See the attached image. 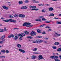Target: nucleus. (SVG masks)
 Wrapping results in <instances>:
<instances>
[{
    "mask_svg": "<svg viewBox=\"0 0 61 61\" xmlns=\"http://www.w3.org/2000/svg\"><path fill=\"white\" fill-rule=\"evenodd\" d=\"M43 42L44 43H47V42L46 41H44L43 40H37L36 41H33V43H34L41 44V43H42V42Z\"/></svg>",
    "mask_w": 61,
    "mask_h": 61,
    "instance_id": "1",
    "label": "nucleus"
},
{
    "mask_svg": "<svg viewBox=\"0 0 61 61\" xmlns=\"http://www.w3.org/2000/svg\"><path fill=\"white\" fill-rule=\"evenodd\" d=\"M3 21L4 22H6V23H8L9 21H10L11 22H13V23H15L16 21L15 20H13L12 19H9V20H3Z\"/></svg>",
    "mask_w": 61,
    "mask_h": 61,
    "instance_id": "2",
    "label": "nucleus"
},
{
    "mask_svg": "<svg viewBox=\"0 0 61 61\" xmlns=\"http://www.w3.org/2000/svg\"><path fill=\"white\" fill-rule=\"evenodd\" d=\"M36 33L35 31H32L30 33V35L31 36H36Z\"/></svg>",
    "mask_w": 61,
    "mask_h": 61,
    "instance_id": "3",
    "label": "nucleus"
},
{
    "mask_svg": "<svg viewBox=\"0 0 61 61\" xmlns=\"http://www.w3.org/2000/svg\"><path fill=\"white\" fill-rule=\"evenodd\" d=\"M31 25V23L29 22H25L23 25V26H27V25Z\"/></svg>",
    "mask_w": 61,
    "mask_h": 61,
    "instance_id": "4",
    "label": "nucleus"
},
{
    "mask_svg": "<svg viewBox=\"0 0 61 61\" xmlns=\"http://www.w3.org/2000/svg\"><path fill=\"white\" fill-rule=\"evenodd\" d=\"M22 35H23V36H25V34H24L23 33H21L20 34H19L18 35V36L20 37H23V36Z\"/></svg>",
    "mask_w": 61,
    "mask_h": 61,
    "instance_id": "5",
    "label": "nucleus"
},
{
    "mask_svg": "<svg viewBox=\"0 0 61 61\" xmlns=\"http://www.w3.org/2000/svg\"><path fill=\"white\" fill-rule=\"evenodd\" d=\"M38 57L39 58V60L43 59V56H42V55H41L39 56Z\"/></svg>",
    "mask_w": 61,
    "mask_h": 61,
    "instance_id": "6",
    "label": "nucleus"
},
{
    "mask_svg": "<svg viewBox=\"0 0 61 61\" xmlns=\"http://www.w3.org/2000/svg\"><path fill=\"white\" fill-rule=\"evenodd\" d=\"M2 7L3 8H4V9H6V10H8V8L7 7H6L5 5L3 6H2Z\"/></svg>",
    "mask_w": 61,
    "mask_h": 61,
    "instance_id": "7",
    "label": "nucleus"
},
{
    "mask_svg": "<svg viewBox=\"0 0 61 61\" xmlns=\"http://www.w3.org/2000/svg\"><path fill=\"white\" fill-rule=\"evenodd\" d=\"M19 51L22 53H25V51L21 49H19Z\"/></svg>",
    "mask_w": 61,
    "mask_h": 61,
    "instance_id": "8",
    "label": "nucleus"
},
{
    "mask_svg": "<svg viewBox=\"0 0 61 61\" xmlns=\"http://www.w3.org/2000/svg\"><path fill=\"white\" fill-rule=\"evenodd\" d=\"M9 38H11V37H14V36L13 35V34H11L10 35L8 36Z\"/></svg>",
    "mask_w": 61,
    "mask_h": 61,
    "instance_id": "9",
    "label": "nucleus"
},
{
    "mask_svg": "<svg viewBox=\"0 0 61 61\" xmlns=\"http://www.w3.org/2000/svg\"><path fill=\"white\" fill-rule=\"evenodd\" d=\"M49 11H52L54 10V9L51 7L49 8Z\"/></svg>",
    "mask_w": 61,
    "mask_h": 61,
    "instance_id": "10",
    "label": "nucleus"
},
{
    "mask_svg": "<svg viewBox=\"0 0 61 61\" xmlns=\"http://www.w3.org/2000/svg\"><path fill=\"white\" fill-rule=\"evenodd\" d=\"M36 56H35V55H33L32 56V59H35L36 58Z\"/></svg>",
    "mask_w": 61,
    "mask_h": 61,
    "instance_id": "11",
    "label": "nucleus"
},
{
    "mask_svg": "<svg viewBox=\"0 0 61 61\" xmlns=\"http://www.w3.org/2000/svg\"><path fill=\"white\" fill-rule=\"evenodd\" d=\"M18 36H15V37L14 38V40H17V39H18Z\"/></svg>",
    "mask_w": 61,
    "mask_h": 61,
    "instance_id": "12",
    "label": "nucleus"
},
{
    "mask_svg": "<svg viewBox=\"0 0 61 61\" xmlns=\"http://www.w3.org/2000/svg\"><path fill=\"white\" fill-rule=\"evenodd\" d=\"M18 3L19 5H22V4H23V2L22 1H19Z\"/></svg>",
    "mask_w": 61,
    "mask_h": 61,
    "instance_id": "13",
    "label": "nucleus"
},
{
    "mask_svg": "<svg viewBox=\"0 0 61 61\" xmlns=\"http://www.w3.org/2000/svg\"><path fill=\"white\" fill-rule=\"evenodd\" d=\"M5 37V36L4 35L2 36V37L0 38V40H2L3 39H4Z\"/></svg>",
    "mask_w": 61,
    "mask_h": 61,
    "instance_id": "14",
    "label": "nucleus"
},
{
    "mask_svg": "<svg viewBox=\"0 0 61 61\" xmlns=\"http://www.w3.org/2000/svg\"><path fill=\"white\" fill-rule=\"evenodd\" d=\"M17 47H18V48H21V45L19 44H18L17 45Z\"/></svg>",
    "mask_w": 61,
    "mask_h": 61,
    "instance_id": "15",
    "label": "nucleus"
},
{
    "mask_svg": "<svg viewBox=\"0 0 61 61\" xmlns=\"http://www.w3.org/2000/svg\"><path fill=\"white\" fill-rule=\"evenodd\" d=\"M40 31H41L40 30L37 29V31L38 33H41L42 32Z\"/></svg>",
    "mask_w": 61,
    "mask_h": 61,
    "instance_id": "16",
    "label": "nucleus"
},
{
    "mask_svg": "<svg viewBox=\"0 0 61 61\" xmlns=\"http://www.w3.org/2000/svg\"><path fill=\"white\" fill-rule=\"evenodd\" d=\"M27 38H30V39H32L33 38V37L31 36H28L27 37Z\"/></svg>",
    "mask_w": 61,
    "mask_h": 61,
    "instance_id": "17",
    "label": "nucleus"
},
{
    "mask_svg": "<svg viewBox=\"0 0 61 61\" xmlns=\"http://www.w3.org/2000/svg\"><path fill=\"white\" fill-rule=\"evenodd\" d=\"M25 34L26 35H29V32L27 31H25Z\"/></svg>",
    "mask_w": 61,
    "mask_h": 61,
    "instance_id": "18",
    "label": "nucleus"
},
{
    "mask_svg": "<svg viewBox=\"0 0 61 61\" xmlns=\"http://www.w3.org/2000/svg\"><path fill=\"white\" fill-rule=\"evenodd\" d=\"M59 44V43L58 42H56L54 43V45H58Z\"/></svg>",
    "mask_w": 61,
    "mask_h": 61,
    "instance_id": "19",
    "label": "nucleus"
},
{
    "mask_svg": "<svg viewBox=\"0 0 61 61\" xmlns=\"http://www.w3.org/2000/svg\"><path fill=\"white\" fill-rule=\"evenodd\" d=\"M1 52L3 53H5V51L4 50H3L1 51Z\"/></svg>",
    "mask_w": 61,
    "mask_h": 61,
    "instance_id": "20",
    "label": "nucleus"
},
{
    "mask_svg": "<svg viewBox=\"0 0 61 61\" xmlns=\"http://www.w3.org/2000/svg\"><path fill=\"white\" fill-rule=\"evenodd\" d=\"M57 51H58L59 52H61V48H58L57 50Z\"/></svg>",
    "mask_w": 61,
    "mask_h": 61,
    "instance_id": "21",
    "label": "nucleus"
},
{
    "mask_svg": "<svg viewBox=\"0 0 61 61\" xmlns=\"http://www.w3.org/2000/svg\"><path fill=\"white\" fill-rule=\"evenodd\" d=\"M51 58V59H55V56H53L50 57Z\"/></svg>",
    "mask_w": 61,
    "mask_h": 61,
    "instance_id": "22",
    "label": "nucleus"
},
{
    "mask_svg": "<svg viewBox=\"0 0 61 61\" xmlns=\"http://www.w3.org/2000/svg\"><path fill=\"white\" fill-rule=\"evenodd\" d=\"M32 26H33V25H28L26 26L27 27H32Z\"/></svg>",
    "mask_w": 61,
    "mask_h": 61,
    "instance_id": "23",
    "label": "nucleus"
},
{
    "mask_svg": "<svg viewBox=\"0 0 61 61\" xmlns=\"http://www.w3.org/2000/svg\"><path fill=\"white\" fill-rule=\"evenodd\" d=\"M18 16H19L17 14H15L14 15V17H18Z\"/></svg>",
    "mask_w": 61,
    "mask_h": 61,
    "instance_id": "24",
    "label": "nucleus"
},
{
    "mask_svg": "<svg viewBox=\"0 0 61 61\" xmlns=\"http://www.w3.org/2000/svg\"><path fill=\"white\" fill-rule=\"evenodd\" d=\"M50 22H51V21H45V23H50Z\"/></svg>",
    "mask_w": 61,
    "mask_h": 61,
    "instance_id": "25",
    "label": "nucleus"
},
{
    "mask_svg": "<svg viewBox=\"0 0 61 61\" xmlns=\"http://www.w3.org/2000/svg\"><path fill=\"white\" fill-rule=\"evenodd\" d=\"M55 15L53 13L51 14L49 16H54Z\"/></svg>",
    "mask_w": 61,
    "mask_h": 61,
    "instance_id": "26",
    "label": "nucleus"
},
{
    "mask_svg": "<svg viewBox=\"0 0 61 61\" xmlns=\"http://www.w3.org/2000/svg\"><path fill=\"white\" fill-rule=\"evenodd\" d=\"M42 21H46V19L44 18H43L42 19Z\"/></svg>",
    "mask_w": 61,
    "mask_h": 61,
    "instance_id": "27",
    "label": "nucleus"
},
{
    "mask_svg": "<svg viewBox=\"0 0 61 61\" xmlns=\"http://www.w3.org/2000/svg\"><path fill=\"white\" fill-rule=\"evenodd\" d=\"M56 58L57 59L58 58V56H54V59Z\"/></svg>",
    "mask_w": 61,
    "mask_h": 61,
    "instance_id": "28",
    "label": "nucleus"
},
{
    "mask_svg": "<svg viewBox=\"0 0 61 61\" xmlns=\"http://www.w3.org/2000/svg\"><path fill=\"white\" fill-rule=\"evenodd\" d=\"M29 7L30 8H33L34 7L33 6H31V5H30Z\"/></svg>",
    "mask_w": 61,
    "mask_h": 61,
    "instance_id": "29",
    "label": "nucleus"
},
{
    "mask_svg": "<svg viewBox=\"0 0 61 61\" xmlns=\"http://www.w3.org/2000/svg\"><path fill=\"white\" fill-rule=\"evenodd\" d=\"M22 15H23L22 14H20L19 15V17H20L22 18Z\"/></svg>",
    "mask_w": 61,
    "mask_h": 61,
    "instance_id": "30",
    "label": "nucleus"
},
{
    "mask_svg": "<svg viewBox=\"0 0 61 61\" xmlns=\"http://www.w3.org/2000/svg\"><path fill=\"white\" fill-rule=\"evenodd\" d=\"M24 9H27V7L26 6H24Z\"/></svg>",
    "mask_w": 61,
    "mask_h": 61,
    "instance_id": "31",
    "label": "nucleus"
},
{
    "mask_svg": "<svg viewBox=\"0 0 61 61\" xmlns=\"http://www.w3.org/2000/svg\"><path fill=\"white\" fill-rule=\"evenodd\" d=\"M52 48L54 49H56V46H53L52 47Z\"/></svg>",
    "mask_w": 61,
    "mask_h": 61,
    "instance_id": "32",
    "label": "nucleus"
},
{
    "mask_svg": "<svg viewBox=\"0 0 61 61\" xmlns=\"http://www.w3.org/2000/svg\"><path fill=\"white\" fill-rule=\"evenodd\" d=\"M25 15H22V18H24V17H25Z\"/></svg>",
    "mask_w": 61,
    "mask_h": 61,
    "instance_id": "33",
    "label": "nucleus"
},
{
    "mask_svg": "<svg viewBox=\"0 0 61 61\" xmlns=\"http://www.w3.org/2000/svg\"><path fill=\"white\" fill-rule=\"evenodd\" d=\"M38 5L39 6H43L44 5V4H38Z\"/></svg>",
    "mask_w": 61,
    "mask_h": 61,
    "instance_id": "34",
    "label": "nucleus"
},
{
    "mask_svg": "<svg viewBox=\"0 0 61 61\" xmlns=\"http://www.w3.org/2000/svg\"><path fill=\"white\" fill-rule=\"evenodd\" d=\"M54 35L55 36H57V33H55Z\"/></svg>",
    "mask_w": 61,
    "mask_h": 61,
    "instance_id": "35",
    "label": "nucleus"
},
{
    "mask_svg": "<svg viewBox=\"0 0 61 61\" xmlns=\"http://www.w3.org/2000/svg\"><path fill=\"white\" fill-rule=\"evenodd\" d=\"M33 54H39V53L37 52H34L33 53Z\"/></svg>",
    "mask_w": 61,
    "mask_h": 61,
    "instance_id": "36",
    "label": "nucleus"
},
{
    "mask_svg": "<svg viewBox=\"0 0 61 61\" xmlns=\"http://www.w3.org/2000/svg\"><path fill=\"white\" fill-rule=\"evenodd\" d=\"M38 38H43L41 36H38Z\"/></svg>",
    "mask_w": 61,
    "mask_h": 61,
    "instance_id": "37",
    "label": "nucleus"
},
{
    "mask_svg": "<svg viewBox=\"0 0 61 61\" xmlns=\"http://www.w3.org/2000/svg\"><path fill=\"white\" fill-rule=\"evenodd\" d=\"M5 53H9V51H8L7 50H6L5 51Z\"/></svg>",
    "mask_w": 61,
    "mask_h": 61,
    "instance_id": "38",
    "label": "nucleus"
},
{
    "mask_svg": "<svg viewBox=\"0 0 61 61\" xmlns=\"http://www.w3.org/2000/svg\"><path fill=\"white\" fill-rule=\"evenodd\" d=\"M25 3H28V2H29V1L28 0H25Z\"/></svg>",
    "mask_w": 61,
    "mask_h": 61,
    "instance_id": "39",
    "label": "nucleus"
},
{
    "mask_svg": "<svg viewBox=\"0 0 61 61\" xmlns=\"http://www.w3.org/2000/svg\"><path fill=\"white\" fill-rule=\"evenodd\" d=\"M41 34H42L43 35H45L46 34V32H45L44 31L43 32L41 33Z\"/></svg>",
    "mask_w": 61,
    "mask_h": 61,
    "instance_id": "40",
    "label": "nucleus"
},
{
    "mask_svg": "<svg viewBox=\"0 0 61 61\" xmlns=\"http://www.w3.org/2000/svg\"><path fill=\"white\" fill-rule=\"evenodd\" d=\"M19 41H20V40H22V37H20L19 38Z\"/></svg>",
    "mask_w": 61,
    "mask_h": 61,
    "instance_id": "41",
    "label": "nucleus"
},
{
    "mask_svg": "<svg viewBox=\"0 0 61 61\" xmlns=\"http://www.w3.org/2000/svg\"><path fill=\"white\" fill-rule=\"evenodd\" d=\"M9 16H10V18L11 19L13 17V16L11 15H10V16L9 15Z\"/></svg>",
    "mask_w": 61,
    "mask_h": 61,
    "instance_id": "42",
    "label": "nucleus"
},
{
    "mask_svg": "<svg viewBox=\"0 0 61 61\" xmlns=\"http://www.w3.org/2000/svg\"><path fill=\"white\" fill-rule=\"evenodd\" d=\"M43 17H44L43 16H40L39 17V18H43Z\"/></svg>",
    "mask_w": 61,
    "mask_h": 61,
    "instance_id": "43",
    "label": "nucleus"
},
{
    "mask_svg": "<svg viewBox=\"0 0 61 61\" xmlns=\"http://www.w3.org/2000/svg\"><path fill=\"white\" fill-rule=\"evenodd\" d=\"M39 21L40 22H42V20L40 19H39Z\"/></svg>",
    "mask_w": 61,
    "mask_h": 61,
    "instance_id": "44",
    "label": "nucleus"
},
{
    "mask_svg": "<svg viewBox=\"0 0 61 61\" xmlns=\"http://www.w3.org/2000/svg\"><path fill=\"white\" fill-rule=\"evenodd\" d=\"M4 29L5 31H7V30H6V28L5 27L4 28Z\"/></svg>",
    "mask_w": 61,
    "mask_h": 61,
    "instance_id": "45",
    "label": "nucleus"
},
{
    "mask_svg": "<svg viewBox=\"0 0 61 61\" xmlns=\"http://www.w3.org/2000/svg\"><path fill=\"white\" fill-rule=\"evenodd\" d=\"M21 9H24V6H22L21 8Z\"/></svg>",
    "mask_w": 61,
    "mask_h": 61,
    "instance_id": "46",
    "label": "nucleus"
},
{
    "mask_svg": "<svg viewBox=\"0 0 61 61\" xmlns=\"http://www.w3.org/2000/svg\"><path fill=\"white\" fill-rule=\"evenodd\" d=\"M48 38L45 37L44 38V39H46V40H48Z\"/></svg>",
    "mask_w": 61,
    "mask_h": 61,
    "instance_id": "47",
    "label": "nucleus"
},
{
    "mask_svg": "<svg viewBox=\"0 0 61 61\" xmlns=\"http://www.w3.org/2000/svg\"><path fill=\"white\" fill-rule=\"evenodd\" d=\"M36 8V6H33V8L35 9V8Z\"/></svg>",
    "mask_w": 61,
    "mask_h": 61,
    "instance_id": "48",
    "label": "nucleus"
},
{
    "mask_svg": "<svg viewBox=\"0 0 61 61\" xmlns=\"http://www.w3.org/2000/svg\"><path fill=\"white\" fill-rule=\"evenodd\" d=\"M45 28H50V27L48 26H46L45 27Z\"/></svg>",
    "mask_w": 61,
    "mask_h": 61,
    "instance_id": "49",
    "label": "nucleus"
},
{
    "mask_svg": "<svg viewBox=\"0 0 61 61\" xmlns=\"http://www.w3.org/2000/svg\"><path fill=\"white\" fill-rule=\"evenodd\" d=\"M57 24H60V22L57 21Z\"/></svg>",
    "mask_w": 61,
    "mask_h": 61,
    "instance_id": "50",
    "label": "nucleus"
},
{
    "mask_svg": "<svg viewBox=\"0 0 61 61\" xmlns=\"http://www.w3.org/2000/svg\"><path fill=\"white\" fill-rule=\"evenodd\" d=\"M39 9H35V11H38Z\"/></svg>",
    "mask_w": 61,
    "mask_h": 61,
    "instance_id": "51",
    "label": "nucleus"
},
{
    "mask_svg": "<svg viewBox=\"0 0 61 61\" xmlns=\"http://www.w3.org/2000/svg\"><path fill=\"white\" fill-rule=\"evenodd\" d=\"M56 61H60V60H58L57 59H56L55 60Z\"/></svg>",
    "mask_w": 61,
    "mask_h": 61,
    "instance_id": "52",
    "label": "nucleus"
},
{
    "mask_svg": "<svg viewBox=\"0 0 61 61\" xmlns=\"http://www.w3.org/2000/svg\"><path fill=\"white\" fill-rule=\"evenodd\" d=\"M35 21H36L37 22L38 21H39V19H36L35 20Z\"/></svg>",
    "mask_w": 61,
    "mask_h": 61,
    "instance_id": "53",
    "label": "nucleus"
},
{
    "mask_svg": "<svg viewBox=\"0 0 61 61\" xmlns=\"http://www.w3.org/2000/svg\"><path fill=\"white\" fill-rule=\"evenodd\" d=\"M61 36V35L59 34H57V36Z\"/></svg>",
    "mask_w": 61,
    "mask_h": 61,
    "instance_id": "54",
    "label": "nucleus"
},
{
    "mask_svg": "<svg viewBox=\"0 0 61 61\" xmlns=\"http://www.w3.org/2000/svg\"><path fill=\"white\" fill-rule=\"evenodd\" d=\"M34 48L35 50V51H36V50H37V48Z\"/></svg>",
    "mask_w": 61,
    "mask_h": 61,
    "instance_id": "55",
    "label": "nucleus"
},
{
    "mask_svg": "<svg viewBox=\"0 0 61 61\" xmlns=\"http://www.w3.org/2000/svg\"><path fill=\"white\" fill-rule=\"evenodd\" d=\"M4 31L5 30H4V29H2L1 30V32H4Z\"/></svg>",
    "mask_w": 61,
    "mask_h": 61,
    "instance_id": "56",
    "label": "nucleus"
},
{
    "mask_svg": "<svg viewBox=\"0 0 61 61\" xmlns=\"http://www.w3.org/2000/svg\"><path fill=\"white\" fill-rule=\"evenodd\" d=\"M54 19H58V18H57L56 17H54Z\"/></svg>",
    "mask_w": 61,
    "mask_h": 61,
    "instance_id": "57",
    "label": "nucleus"
},
{
    "mask_svg": "<svg viewBox=\"0 0 61 61\" xmlns=\"http://www.w3.org/2000/svg\"><path fill=\"white\" fill-rule=\"evenodd\" d=\"M3 43V41H0V44H2Z\"/></svg>",
    "mask_w": 61,
    "mask_h": 61,
    "instance_id": "58",
    "label": "nucleus"
},
{
    "mask_svg": "<svg viewBox=\"0 0 61 61\" xmlns=\"http://www.w3.org/2000/svg\"><path fill=\"white\" fill-rule=\"evenodd\" d=\"M1 19H2V20H4V19H5V18H3V17H1Z\"/></svg>",
    "mask_w": 61,
    "mask_h": 61,
    "instance_id": "59",
    "label": "nucleus"
},
{
    "mask_svg": "<svg viewBox=\"0 0 61 61\" xmlns=\"http://www.w3.org/2000/svg\"><path fill=\"white\" fill-rule=\"evenodd\" d=\"M41 11H42V12H44V13L45 12V10H42Z\"/></svg>",
    "mask_w": 61,
    "mask_h": 61,
    "instance_id": "60",
    "label": "nucleus"
},
{
    "mask_svg": "<svg viewBox=\"0 0 61 61\" xmlns=\"http://www.w3.org/2000/svg\"><path fill=\"white\" fill-rule=\"evenodd\" d=\"M59 57L60 59H61V55H60L59 56Z\"/></svg>",
    "mask_w": 61,
    "mask_h": 61,
    "instance_id": "61",
    "label": "nucleus"
},
{
    "mask_svg": "<svg viewBox=\"0 0 61 61\" xmlns=\"http://www.w3.org/2000/svg\"><path fill=\"white\" fill-rule=\"evenodd\" d=\"M46 5L47 6H49V4H46Z\"/></svg>",
    "mask_w": 61,
    "mask_h": 61,
    "instance_id": "62",
    "label": "nucleus"
},
{
    "mask_svg": "<svg viewBox=\"0 0 61 61\" xmlns=\"http://www.w3.org/2000/svg\"><path fill=\"white\" fill-rule=\"evenodd\" d=\"M2 29H0V32H1V31H2Z\"/></svg>",
    "mask_w": 61,
    "mask_h": 61,
    "instance_id": "63",
    "label": "nucleus"
},
{
    "mask_svg": "<svg viewBox=\"0 0 61 61\" xmlns=\"http://www.w3.org/2000/svg\"><path fill=\"white\" fill-rule=\"evenodd\" d=\"M59 16H61V14H59Z\"/></svg>",
    "mask_w": 61,
    "mask_h": 61,
    "instance_id": "64",
    "label": "nucleus"
}]
</instances>
